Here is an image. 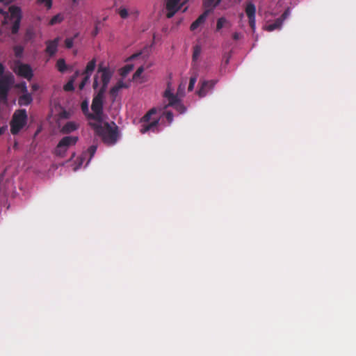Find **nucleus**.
<instances>
[{"mask_svg": "<svg viewBox=\"0 0 356 356\" xmlns=\"http://www.w3.org/2000/svg\"><path fill=\"white\" fill-rule=\"evenodd\" d=\"M186 86V81H183L179 86L177 95L175 96L172 92L174 90L173 87L170 83L168 84V87L164 92V98L168 101V104H165L163 106L151 109L143 118L142 121L144 124L140 129L142 134H145L149 131H154L159 125L160 118L163 115H166L169 123L172 122V114L170 111H165L168 106L173 107L179 113H183L186 111L185 107L180 103L177 97L178 96L183 97L184 95Z\"/></svg>", "mask_w": 356, "mask_h": 356, "instance_id": "obj_1", "label": "nucleus"}, {"mask_svg": "<svg viewBox=\"0 0 356 356\" xmlns=\"http://www.w3.org/2000/svg\"><path fill=\"white\" fill-rule=\"evenodd\" d=\"M104 92H98L92 100V113L88 114V120L90 125L95 132L101 136L103 141L108 145H114L118 138V127L115 123L106 121L102 113Z\"/></svg>", "mask_w": 356, "mask_h": 356, "instance_id": "obj_2", "label": "nucleus"}, {"mask_svg": "<svg viewBox=\"0 0 356 356\" xmlns=\"http://www.w3.org/2000/svg\"><path fill=\"white\" fill-rule=\"evenodd\" d=\"M20 19L21 13L19 8L10 6L8 11L4 14L3 24V27L0 29V35L8 29H10L13 33H16L19 27Z\"/></svg>", "mask_w": 356, "mask_h": 356, "instance_id": "obj_3", "label": "nucleus"}, {"mask_svg": "<svg viewBox=\"0 0 356 356\" xmlns=\"http://www.w3.org/2000/svg\"><path fill=\"white\" fill-rule=\"evenodd\" d=\"M113 70L100 65L94 78L93 87L99 92H104L112 78Z\"/></svg>", "mask_w": 356, "mask_h": 356, "instance_id": "obj_4", "label": "nucleus"}, {"mask_svg": "<svg viewBox=\"0 0 356 356\" xmlns=\"http://www.w3.org/2000/svg\"><path fill=\"white\" fill-rule=\"evenodd\" d=\"M134 60L136 65H140L136 72L134 74L132 79L137 83H143L147 80V76L144 73V70L148 69L152 64L146 63L145 58L141 54H134L129 59V62Z\"/></svg>", "mask_w": 356, "mask_h": 356, "instance_id": "obj_5", "label": "nucleus"}, {"mask_svg": "<svg viewBox=\"0 0 356 356\" xmlns=\"http://www.w3.org/2000/svg\"><path fill=\"white\" fill-rule=\"evenodd\" d=\"M14 83V76L10 73H4V67L0 64V103L6 104L7 94L10 86Z\"/></svg>", "mask_w": 356, "mask_h": 356, "instance_id": "obj_6", "label": "nucleus"}, {"mask_svg": "<svg viewBox=\"0 0 356 356\" xmlns=\"http://www.w3.org/2000/svg\"><path fill=\"white\" fill-rule=\"evenodd\" d=\"M27 115L25 110L16 111L10 122V131L13 134H18L26 124Z\"/></svg>", "mask_w": 356, "mask_h": 356, "instance_id": "obj_7", "label": "nucleus"}, {"mask_svg": "<svg viewBox=\"0 0 356 356\" xmlns=\"http://www.w3.org/2000/svg\"><path fill=\"white\" fill-rule=\"evenodd\" d=\"M13 70L16 74L27 80H31L33 76L32 68L28 64L17 61L14 63Z\"/></svg>", "mask_w": 356, "mask_h": 356, "instance_id": "obj_8", "label": "nucleus"}, {"mask_svg": "<svg viewBox=\"0 0 356 356\" xmlns=\"http://www.w3.org/2000/svg\"><path fill=\"white\" fill-rule=\"evenodd\" d=\"M78 140V138L76 136H65L64 137L58 144L56 153V154L63 156L67 152V149L75 145Z\"/></svg>", "mask_w": 356, "mask_h": 356, "instance_id": "obj_9", "label": "nucleus"}, {"mask_svg": "<svg viewBox=\"0 0 356 356\" xmlns=\"http://www.w3.org/2000/svg\"><path fill=\"white\" fill-rule=\"evenodd\" d=\"M96 67V59L93 58L90 61H89L86 67V69L83 72V74L85 77L83 80L79 85V88L81 90L84 88L85 85L88 83L90 81V76L93 72L95 68Z\"/></svg>", "mask_w": 356, "mask_h": 356, "instance_id": "obj_10", "label": "nucleus"}, {"mask_svg": "<svg viewBox=\"0 0 356 356\" xmlns=\"http://www.w3.org/2000/svg\"><path fill=\"white\" fill-rule=\"evenodd\" d=\"M181 0H165L166 16L171 18L180 9Z\"/></svg>", "mask_w": 356, "mask_h": 356, "instance_id": "obj_11", "label": "nucleus"}, {"mask_svg": "<svg viewBox=\"0 0 356 356\" xmlns=\"http://www.w3.org/2000/svg\"><path fill=\"white\" fill-rule=\"evenodd\" d=\"M245 13L248 17L250 26H251L252 31L254 32L256 29V7L252 3L250 2L247 4L245 7Z\"/></svg>", "mask_w": 356, "mask_h": 356, "instance_id": "obj_12", "label": "nucleus"}, {"mask_svg": "<svg viewBox=\"0 0 356 356\" xmlns=\"http://www.w3.org/2000/svg\"><path fill=\"white\" fill-rule=\"evenodd\" d=\"M96 149H97V147L95 146V145H92L91 146L88 152L83 153L80 157H78L77 158V161H79V164L75 165L74 168H73V170L74 171H76L80 167L81 165L83 164V161L89 156L88 159V161L86 164V165H87L88 164V163L90 162V161L91 160L92 157L93 156V155L95 154V152H96Z\"/></svg>", "mask_w": 356, "mask_h": 356, "instance_id": "obj_13", "label": "nucleus"}, {"mask_svg": "<svg viewBox=\"0 0 356 356\" xmlns=\"http://www.w3.org/2000/svg\"><path fill=\"white\" fill-rule=\"evenodd\" d=\"M289 15V11H286L282 16L281 18L277 19L275 23L272 24L266 25L264 26V30L268 31H273L275 29H280L282 24L283 21Z\"/></svg>", "mask_w": 356, "mask_h": 356, "instance_id": "obj_14", "label": "nucleus"}, {"mask_svg": "<svg viewBox=\"0 0 356 356\" xmlns=\"http://www.w3.org/2000/svg\"><path fill=\"white\" fill-rule=\"evenodd\" d=\"M46 51L50 56H53L57 51L58 38L54 39V40H49L47 42Z\"/></svg>", "mask_w": 356, "mask_h": 356, "instance_id": "obj_15", "label": "nucleus"}, {"mask_svg": "<svg viewBox=\"0 0 356 356\" xmlns=\"http://www.w3.org/2000/svg\"><path fill=\"white\" fill-rule=\"evenodd\" d=\"M208 14H209V11L207 10L205 11L203 14H202L191 26V29L192 31H195V29H197L198 27H200V26H202V24H204L206 19H207V17L208 16Z\"/></svg>", "mask_w": 356, "mask_h": 356, "instance_id": "obj_16", "label": "nucleus"}, {"mask_svg": "<svg viewBox=\"0 0 356 356\" xmlns=\"http://www.w3.org/2000/svg\"><path fill=\"white\" fill-rule=\"evenodd\" d=\"M214 86L212 81H204L202 83L200 89L198 90V95L201 97H204L207 92L211 89Z\"/></svg>", "mask_w": 356, "mask_h": 356, "instance_id": "obj_17", "label": "nucleus"}, {"mask_svg": "<svg viewBox=\"0 0 356 356\" xmlns=\"http://www.w3.org/2000/svg\"><path fill=\"white\" fill-rule=\"evenodd\" d=\"M127 88H128V85L122 80H120L111 88L110 92L113 96H116L122 89Z\"/></svg>", "mask_w": 356, "mask_h": 356, "instance_id": "obj_18", "label": "nucleus"}, {"mask_svg": "<svg viewBox=\"0 0 356 356\" xmlns=\"http://www.w3.org/2000/svg\"><path fill=\"white\" fill-rule=\"evenodd\" d=\"M33 100L31 95L26 91V92H23V94L19 97L18 103L21 106H27L31 103Z\"/></svg>", "mask_w": 356, "mask_h": 356, "instance_id": "obj_19", "label": "nucleus"}, {"mask_svg": "<svg viewBox=\"0 0 356 356\" xmlns=\"http://www.w3.org/2000/svg\"><path fill=\"white\" fill-rule=\"evenodd\" d=\"M79 124L75 122H68L62 128L63 133H70L76 130Z\"/></svg>", "mask_w": 356, "mask_h": 356, "instance_id": "obj_20", "label": "nucleus"}, {"mask_svg": "<svg viewBox=\"0 0 356 356\" xmlns=\"http://www.w3.org/2000/svg\"><path fill=\"white\" fill-rule=\"evenodd\" d=\"M231 24L229 20L225 17H220L217 21L216 31H220L222 28H229Z\"/></svg>", "mask_w": 356, "mask_h": 356, "instance_id": "obj_21", "label": "nucleus"}, {"mask_svg": "<svg viewBox=\"0 0 356 356\" xmlns=\"http://www.w3.org/2000/svg\"><path fill=\"white\" fill-rule=\"evenodd\" d=\"M118 13H119L120 16L122 18L125 19V18H127L129 16V14H135V15H136L137 12L136 11H134V10H130L129 11L128 9H127L124 7H120L118 9Z\"/></svg>", "mask_w": 356, "mask_h": 356, "instance_id": "obj_22", "label": "nucleus"}, {"mask_svg": "<svg viewBox=\"0 0 356 356\" xmlns=\"http://www.w3.org/2000/svg\"><path fill=\"white\" fill-rule=\"evenodd\" d=\"M36 3L38 6L50 10L52 8L53 0H37Z\"/></svg>", "mask_w": 356, "mask_h": 356, "instance_id": "obj_23", "label": "nucleus"}, {"mask_svg": "<svg viewBox=\"0 0 356 356\" xmlns=\"http://www.w3.org/2000/svg\"><path fill=\"white\" fill-rule=\"evenodd\" d=\"M135 64H132L131 63H128L121 70V75L123 76H127L131 71L133 70Z\"/></svg>", "mask_w": 356, "mask_h": 356, "instance_id": "obj_24", "label": "nucleus"}, {"mask_svg": "<svg viewBox=\"0 0 356 356\" xmlns=\"http://www.w3.org/2000/svg\"><path fill=\"white\" fill-rule=\"evenodd\" d=\"M63 16L61 14H57L54 16L49 22V25L53 26L57 24H60L63 20Z\"/></svg>", "mask_w": 356, "mask_h": 356, "instance_id": "obj_25", "label": "nucleus"}, {"mask_svg": "<svg viewBox=\"0 0 356 356\" xmlns=\"http://www.w3.org/2000/svg\"><path fill=\"white\" fill-rule=\"evenodd\" d=\"M56 67L60 72H64L67 69V66L64 59H59L57 61Z\"/></svg>", "mask_w": 356, "mask_h": 356, "instance_id": "obj_26", "label": "nucleus"}, {"mask_svg": "<svg viewBox=\"0 0 356 356\" xmlns=\"http://www.w3.org/2000/svg\"><path fill=\"white\" fill-rule=\"evenodd\" d=\"M219 2L220 0H204L205 6L209 8L216 6Z\"/></svg>", "mask_w": 356, "mask_h": 356, "instance_id": "obj_27", "label": "nucleus"}, {"mask_svg": "<svg viewBox=\"0 0 356 356\" xmlns=\"http://www.w3.org/2000/svg\"><path fill=\"white\" fill-rule=\"evenodd\" d=\"M15 88H18L20 90V92H22V93L23 92H26V91H28L27 90V86H26V83L23 81L19 84H17L15 86Z\"/></svg>", "mask_w": 356, "mask_h": 356, "instance_id": "obj_28", "label": "nucleus"}, {"mask_svg": "<svg viewBox=\"0 0 356 356\" xmlns=\"http://www.w3.org/2000/svg\"><path fill=\"white\" fill-rule=\"evenodd\" d=\"M201 51H202V50L200 47L197 46L195 47L194 51H193V55L194 60L198 59V58L200 57V56L201 54Z\"/></svg>", "mask_w": 356, "mask_h": 356, "instance_id": "obj_29", "label": "nucleus"}, {"mask_svg": "<svg viewBox=\"0 0 356 356\" xmlns=\"http://www.w3.org/2000/svg\"><path fill=\"white\" fill-rule=\"evenodd\" d=\"M14 51L17 57H20L23 53V47L21 46H15L14 47Z\"/></svg>", "mask_w": 356, "mask_h": 356, "instance_id": "obj_30", "label": "nucleus"}, {"mask_svg": "<svg viewBox=\"0 0 356 356\" xmlns=\"http://www.w3.org/2000/svg\"><path fill=\"white\" fill-rule=\"evenodd\" d=\"M81 109L86 115H88L89 113H88V101H84L82 102Z\"/></svg>", "mask_w": 356, "mask_h": 356, "instance_id": "obj_31", "label": "nucleus"}, {"mask_svg": "<svg viewBox=\"0 0 356 356\" xmlns=\"http://www.w3.org/2000/svg\"><path fill=\"white\" fill-rule=\"evenodd\" d=\"M73 84L74 80L72 79L64 86V90L66 91L72 90L74 89Z\"/></svg>", "mask_w": 356, "mask_h": 356, "instance_id": "obj_32", "label": "nucleus"}, {"mask_svg": "<svg viewBox=\"0 0 356 356\" xmlns=\"http://www.w3.org/2000/svg\"><path fill=\"white\" fill-rule=\"evenodd\" d=\"M196 81H197V79L196 77H191V79H190V83H189V86H188V90L189 91H191L193 90L194 88V86H195V84L196 83Z\"/></svg>", "mask_w": 356, "mask_h": 356, "instance_id": "obj_33", "label": "nucleus"}, {"mask_svg": "<svg viewBox=\"0 0 356 356\" xmlns=\"http://www.w3.org/2000/svg\"><path fill=\"white\" fill-rule=\"evenodd\" d=\"M65 44L67 48H71L73 46V39L67 38L65 41Z\"/></svg>", "mask_w": 356, "mask_h": 356, "instance_id": "obj_34", "label": "nucleus"}, {"mask_svg": "<svg viewBox=\"0 0 356 356\" xmlns=\"http://www.w3.org/2000/svg\"><path fill=\"white\" fill-rule=\"evenodd\" d=\"M60 118H67L69 117V115L68 113L65 111H63L60 113Z\"/></svg>", "mask_w": 356, "mask_h": 356, "instance_id": "obj_35", "label": "nucleus"}, {"mask_svg": "<svg viewBox=\"0 0 356 356\" xmlns=\"http://www.w3.org/2000/svg\"><path fill=\"white\" fill-rule=\"evenodd\" d=\"M39 88H40V86H39V85H38V84H37V83H33V84H32V86H31V88H32V90H33V91H36V90H38L39 89Z\"/></svg>", "mask_w": 356, "mask_h": 356, "instance_id": "obj_36", "label": "nucleus"}, {"mask_svg": "<svg viewBox=\"0 0 356 356\" xmlns=\"http://www.w3.org/2000/svg\"><path fill=\"white\" fill-rule=\"evenodd\" d=\"M7 129V127L5 125V126H0V136L5 132V131Z\"/></svg>", "mask_w": 356, "mask_h": 356, "instance_id": "obj_37", "label": "nucleus"}, {"mask_svg": "<svg viewBox=\"0 0 356 356\" xmlns=\"http://www.w3.org/2000/svg\"><path fill=\"white\" fill-rule=\"evenodd\" d=\"M233 38H234V40H238L241 38V34L238 33H235L233 35Z\"/></svg>", "mask_w": 356, "mask_h": 356, "instance_id": "obj_38", "label": "nucleus"}, {"mask_svg": "<svg viewBox=\"0 0 356 356\" xmlns=\"http://www.w3.org/2000/svg\"><path fill=\"white\" fill-rule=\"evenodd\" d=\"M73 3H77L79 0H72Z\"/></svg>", "mask_w": 356, "mask_h": 356, "instance_id": "obj_39", "label": "nucleus"}, {"mask_svg": "<svg viewBox=\"0 0 356 356\" xmlns=\"http://www.w3.org/2000/svg\"><path fill=\"white\" fill-rule=\"evenodd\" d=\"M79 74V72H76V74H75L76 76H78Z\"/></svg>", "mask_w": 356, "mask_h": 356, "instance_id": "obj_40", "label": "nucleus"}]
</instances>
